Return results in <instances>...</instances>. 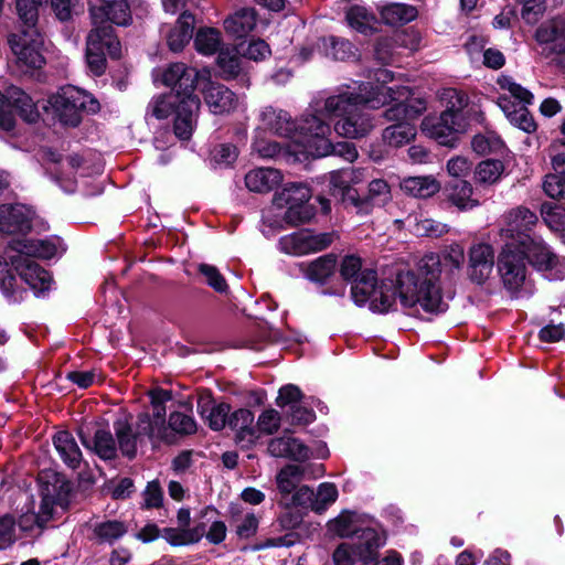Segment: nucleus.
Returning a JSON list of instances; mask_svg holds the SVG:
<instances>
[{
    "mask_svg": "<svg viewBox=\"0 0 565 565\" xmlns=\"http://www.w3.org/2000/svg\"><path fill=\"white\" fill-rule=\"evenodd\" d=\"M374 82H352L337 88L335 93L319 104L318 115L335 118L334 130L347 138L366 136L374 127L373 118L363 107L379 109L388 105V100H402L409 95V87L393 85L395 75L386 68H377Z\"/></svg>",
    "mask_w": 565,
    "mask_h": 565,
    "instance_id": "nucleus-1",
    "label": "nucleus"
},
{
    "mask_svg": "<svg viewBox=\"0 0 565 565\" xmlns=\"http://www.w3.org/2000/svg\"><path fill=\"white\" fill-rule=\"evenodd\" d=\"M65 252L62 239L50 236L43 239H12L0 255V290L9 302L23 300L24 281L35 297H45L51 289V274L39 266L31 257L52 259Z\"/></svg>",
    "mask_w": 565,
    "mask_h": 565,
    "instance_id": "nucleus-2",
    "label": "nucleus"
},
{
    "mask_svg": "<svg viewBox=\"0 0 565 565\" xmlns=\"http://www.w3.org/2000/svg\"><path fill=\"white\" fill-rule=\"evenodd\" d=\"M465 254L459 245H450L441 255L429 253L419 262V274L407 271L398 275L399 301L409 315L420 311L443 313L448 303L441 294L440 279L451 278L463 263Z\"/></svg>",
    "mask_w": 565,
    "mask_h": 565,
    "instance_id": "nucleus-3",
    "label": "nucleus"
},
{
    "mask_svg": "<svg viewBox=\"0 0 565 565\" xmlns=\"http://www.w3.org/2000/svg\"><path fill=\"white\" fill-rule=\"evenodd\" d=\"M319 103L311 107V113L303 115L299 121H295L289 113L284 109L267 106L260 111L263 127L273 134L289 140L288 150L296 160H301L305 153V139L312 135L316 124L310 119H319Z\"/></svg>",
    "mask_w": 565,
    "mask_h": 565,
    "instance_id": "nucleus-4",
    "label": "nucleus"
},
{
    "mask_svg": "<svg viewBox=\"0 0 565 565\" xmlns=\"http://www.w3.org/2000/svg\"><path fill=\"white\" fill-rule=\"evenodd\" d=\"M199 109V97L182 96L180 90L158 96L148 106V110L157 119L173 117V131L181 140H188L192 136Z\"/></svg>",
    "mask_w": 565,
    "mask_h": 565,
    "instance_id": "nucleus-5",
    "label": "nucleus"
},
{
    "mask_svg": "<svg viewBox=\"0 0 565 565\" xmlns=\"http://www.w3.org/2000/svg\"><path fill=\"white\" fill-rule=\"evenodd\" d=\"M392 104L384 111L387 121L395 124L386 127L382 132L384 143L390 147L399 148L415 139L417 130L412 122L426 109V102L422 98H413L412 90L405 99L388 100Z\"/></svg>",
    "mask_w": 565,
    "mask_h": 565,
    "instance_id": "nucleus-6",
    "label": "nucleus"
},
{
    "mask_svg": "<svg viewBox=\"0 0 565 565\" xmlns=\"http://www.w3.org/2000/svg\"><path fill=\"white\" fill-rule=\"evenodd\" d=\"M46 111L51 110L53 117L63 126L76 127L82 121V115L97 113L99 103L90 94L72 85L61 87L47 99Z\"/></svg>",
    "mask_w": 565,
    "mask_h": 565,
    "instance_id": "nucleus-7",
    "label": "nucleus"
},
{
    "mask_svg": "<svg viewBox=\"0 0 565 565\" xmlns=\"http://www.w3.org/2000/svg\"><path fill=\"white\" fill-rule=\"evenodd\" d=\"M498 85L503 93L498 96L497 104L508 120L527 134L535 131L536 124L526 107L532 104L533 94L509 76H500Z\"/></svg>",
    "mask_w": 565,
    "mask_h": 565,
    "instance_id": "nucleus-8",
    "label": "nucleus"
},
{
    "mask_svg": "<svg viewBox=\"0 0 565 565\" xmlns=\"http://www.w3.org/2000/svg\"><path fill=\"white\" fill-rule=\"evenodd\" d=\"M396 291L392 282L377 284L376 271L364 269L360 277L353 281L351 297L356 306L369 305L372 312L386 313L396 302Z\"/></svg>",
    "mask_w": 565,
    "mask_h": 565,
    "instance_id": "nucleus-9",
    "label": "nucleus"
},
{
    "mask_svg": "<svg viewBox=\"0 0 565 565\" xmlns=\"http://www.w3.org/2000/svg\"><path fill=\"white\" fill-rule=\"evenodd\" d=\"M396 291L392 282L377 284L376 271L364 269L360 277L353 281L351 297L356 306L369 305L372 312L386 313L396 302Z\"/></svg>",
    "mask_w": 565,
    "mask_h": 565,
    "instance_id": "nucleus-10",
    "label": "nucleus"
},
{
    "mask_svg": "<svg viewBox=\"0 0 565 565\" xmlns=\"http://www.w3.org/2000/svg\"><path fill=\"white\" fill-rule=\"evenodd\" d=\"M312 193L310 188L302 182L286 183L274 195V204L279 209H286L287 223L297 225L310 221L315 215V209L309 204Z\"/></svg>",
    "mask_w": 565,
    "mask_h": 565,
    "instance_id": "nucleus-11",
    "label": "nucleus"
},
{
    "mask_svg": "<svg viewBox=\"0 0 565 565\" xmlns=\"http://www.w3.org/2000/svg\"><path fill=\"white\" fill-rule=\"evenodd\" d=\"M316 124L315 130L309 138L305 139V153L303 157H326L338 156L348 162H353L358 159V150L354 143L349 141H340L332 143L329 139L331 135V126L321 117L319 119H310Z\"/></svg>",
    "mask_w": 565,
    "mask_h": 565,
    "instance_id": "nucleus-12",
    "label": "nucleus"
},
{
    "mask_svg": "<svg viewBox=\"0 0 565 565\" xmlns=\"http://www.w3.org/2000/svg\"><path fill=\"white\" fill-rule=\"evenodd\" d=\"M17 65L23 71L40 68L44 64L42 55L43 38L36 28H21L7 38Z\"/></svg>",
    "mask_w": 565,
    "mask_h": 565,
    "instance_id": "nucleus-13",
    "label": "nucleus"
},
{
    "mask_svg": "<svg viewBox=\"0 0 565 565\" xmlns=\"http://www.w3.org/2000/svg\"><path fill=\"white\" fill-rule=\"evenodd\" d=\"M120 42L114 35L111 25L94 28L86 44V63L92 74L100 76L106 70V54L113 58L120 56Z\"/></svg>",
    "mask_w": 565,
    "mask_h": 565,
    "instance_id": "nucleus-14",
    "label": "nucleus"
},
{
    "mask_svg": "<svg viewBox=\"0 0 565 565\" xmlns=\"http://www.w3.org/2000/svg\"><path fill=\"white\" fill-rule=\"evenodd\" d=\"M384 539L375 529H366L358 536V542L341 543L333 552L334 565H354L356 559L367 564L377 556Z\"/></svg>",
    "mask_w": 565,
    "mask_h": 565,
    "instance_id": "nucleus-15",
    "label": "nucleus"
},
{
    "mask_svg": "<svg viewBox=\"0 0 565 565\" xmlns=\"http://www.w3.org/2000/svg\"><path fill=\"white\" fill-rule=\"evenodd\" d=\"M526 255L522 246L504 243L498 257V271L504 287L511 294L520 292L526 281Z\"/></svg>",
    "mask_w": 565,
    "mask_h": 565,
    "instance_id": "nucleus-16",
    "label": "nucleus"
},
{
    "mask_svg": "<svg viewBox=\"0 0 565 565\" xmlns=\"http://www.w3.org/2000/svg\"><path fill=\"white\" fill-rule=\"evenodd\" d=\"M15 114L28 122L36 121L40 116L32 98L19 87L11 86L6 94L0 92V128L4 131L12 130Z\"/></svg>",
    "mask_w": 565,
    "mask_h": 565,
    "instance_id": "nucleus-17",
    "label": "nucleus"
},
{
    "mask_svg": "<svg viewBox=\"0 0 565 565\" xmlns=\"http://www.w3.org/2000/svg\"><path fill=\"white\" fill-rule=\"evenodd\" d=\"M522 248L532 266L544 273L547 279L559 280L565 277V258L554 254L542 238L534 237Z\"/></svg>",
    "mask_w": 565,
    "mask_h": 565,
    "instance_id": "nucleus-18",
    "label": "nucleus"
},
{
    "mask_svg": "<svg viewBox=\"0 0 565 565\" xmlns=\"http://www.w3.org/2000/svg\"><path fill=\"white\" fill-rule=\"evenodd\" d=\"M504 225L501 228L500 235L502 238L508 239L505 243H514L518 246H524L530 239L532 228L536 225L537 215L525 206H518L503 216Z\"/></svg>",
    "mask_w": 565,
    "mask_h": 565,
    "instance_id": "nucleus-19",
    "label": "nucleus"
},
{
    "mask_svg": "<svg viewBox=\"0 0 565 565\" xmlns=\"http://www.w3.org/2000/svg\"><path fill=\"white\" fill-rule=\"evenodd\" d=\"M333 236L331 233H316L311 230H301L279 239L281 252L301 256L310 253H318L331 245Z\"/></svg>",
    "mask_w": 565,
    "mask_h": 565,
    "instance_id": "nucleus-20",
    "label": "nucleus"
},
{
    "mask_svg": "<svg viewBox=\"0 0 565 565\" xmlns=\"http://www.w3.org/2000/svg\"><path fill=\"white\" fill-rule=\"evenodd\" d=\"M541 54L552 60L565 56V18H554L542 23L535 31Z\"/></svg>",
    "mask_w": 565,
    "mask_h": 565,
    "instance_id": "nucleus-21",
    "label": "nucleus"
},
{
    "mask_svg": "<svg viewBox=\"0 0 565 565\" xmlns=\"http://www.w3.org/2000/svg\"><path fill=\"white\" fill-rule=\"evenodd\" d=\"M468 127V121L456 119L449 111H443L439 117H426L422 122L423 131L444 146H452L456 135Z\"/></svg>",
    "mask_w": 565,
    "mask_h": 565,
    "instance_id": "nucleus-22",
    "label": "nucleus"
},
{
    "mask_svg": "<svg viewBox=\"0 0 565 565\" xmlns=\"http://www.w3.org/2000/svg\"><path fill=\"white\" fill-rule=\"evenodd\" d=\"M90 15L95 28L108 26L106 22L125 26L131 21L128 0H102L99 6L90 7Z\"/></svg>",
    "mask_w": 565,
    "mask_h": 565,
    "instance_id": "nucleus-23",
    "label": "nucleus"
},
{
    "mask_svg": "<svg viewBox=\"0 0 565 565\" xmlns=\"http://www.w3.org/2000/svg\"><path fill=\"white\" fill-rule=\"evenodd\" d=\"M198 79V71L188 67L183 63H172L162 73V83L171 87V92L180 90V95L182 96H195L194 88Z\"/></svg>",
    "mask_w": 565,
    "mask_h": 565,
    "instance_id": "nucleus-24",
    "label": "nucleus"
},
{
    "mask_svg": "<svg viewBox=\"0 0 565 565\" xmlns=\"http://www.w3.org/2000/svg\"><path fill=\"white\" fill-rule=\"evenodd\" d=\"M33 212L23 204L0 205V232L24 234L31 230Z\"/></svg>",
    "mask_w": 565,
    "mask_h": 565,
    "instance_id": "nucleus-25",
    "label": "nucleus"
},
{
    "mask_svg": "<svg viewBox=\"0 0 565 565\" xmlns=\"http://www.w3.org/2000/svg\"><path fill=\"white\" fill-rule=\"evenodd\" d=\"M494 265V253L489 244H477L469 253V274L472 281L484 282L491 275Z\"/></svg>",
    "mask_w": 565,
    "mask_h": 565,
    "instance_id": "nucleus-26",
    "label": "nucleus"
},
{
    "mask_svg": "<svg viewBox=\"0 0 565 565\" xmlns=\"http://www.w3.org/2000/svg\"><path fill=\"white\" fill-rule=\"evenodd\" d=\"M204 100L213 114H225L234 110L238 99L226 86L220 83L207 82L202 89Z\"/></svg>",
    "mask_w": 565,
    "mask_h": 565,
    "instance_id": "nucleus-27",
    "label": "nucleus"
},
{
    "mask_svg": "<svg viewBox=\"0 0 565 565\" xmlns=\"http://www.w3.org/2000/svg\"><path fill=\"white\" fill-rule=\"evenodd\" d=\"M318 54L333 61L349 62L359 57L358 49L349 40L335 35L317 40Z\"/></svg>",
    "mask_w": 565,
    "mask_h": 565,
    "instance_id": "nucleus-28",
    "label": "nucleus"
},
{
    "mask_svg": "<svg viewBox=\"0 0 565 565\" xmlns=\"http://www.w3.org/2000/svg\"><path fill=\"white\" fill-rule=\"evenodd\" d=\"M352 168L335 170L329 173L330 193L334 198L340 199L344 203H350L355 207H360L361 198L352 188Z\"/></svg>",
    "mask_w": 565,
    "mask_h": 565,
    "instance_id": "nucleus-29",
    "label": "nucleus"
},
{
    "mask_svg": "<svg viewBox=\"0 0 565 565\" xmlns=\"http://www.w3.org/2000/svg\"><path fill=\"white\" fill-rule=\"evenodd\" d=\"M194 15L188 11H184L175 22L173 28L161 29V32L167 38L168 46L173 52H180L193 38L194 30Z\"/></svg>",
    "mask_w": 565,
    "mask_h": 565,
    "instance_id": "nucleus-30",
    "label": "nucleus"
},
{
    "mask_svg": "<svg viewBox=\"0 0 565 565\" xmlns=\"http://www.w3.org/2000/svg\"><path fill=\"white\" fill-rule=\"evenodd\" d=\"M268 451L273 457L296 461H305L310 456L309 448L291 435L273 438L268 444Z\"/></svg>",
    "mask_w": 565,
    "mask_h": 565,
    "instance_id": "nucleus-31",
    "label": "nucleus"
},
{
    "mask_svg": "<svg viewBox=\"0 0 565 565\" xmlns=\"http://www.w3.org/2000/svg\"><path fill=\"white\" fill-rule=\"evenodd\" d=\"M284 180L282 173L274 168H256L245 175V185L250 192L268 193Z\"/></svg>",
    "mask_w": 565,
    "mask_h": 565,
    "instance_id": "nucleus-32",
    "label": "nucleus"
},
{
    "mask_svg": "<svg viewBox=\"0 0 565 565\" xmlns=\"http://www.w3.org/2000/svg\"><path fill=\"white\" fill-rule=\"evenodd\" d=\"M254 414L246 408H239L230 414L228 427L236 431V440L242 446L253 445L258 435L253 426Z\"/></svg>",
    "mask_w": 565,
    "mask_h": 565,
    "instance_id": "nucleus-33",
    "label": "nucleus"
},
{
    "mask_svg": "<svg viewBox=\"0 0 565 565\" xmlns=\"http://www.w3.org/2000/svg\"><path fill=\"white\" fill-rule=\"evenodd\" d=\"M382 21L391 26H399L414 21L418 11L416 7L402 2H387L377 6Z\"/></svg>",
    "mask_w": 565,
    "mask_h": 565,
    "instance_id": "nucleus-34",
    "label": "nucleus"
},
{
    "mask_svg": "<svg viewBox=\"0 0 565 565\" xmlns=\"http://www.w3.org/2000/svg\"><path fill=\"white\" fill-rule=\"evenodd\" d=\"M328 529L340 537H351L352 542H358V536L362 534V531L372 527L363 526L358 513L344 511L329 521Z\"/></svg>",
    "mask_w": 565,
    "mask_h": 565,
    "instance_id": "nucleus-35",
    "label": "nucleus"
},
{
    "mask_svg": "<svg viewBox=\"0 0 565 565\" xmlns=\"http://www.w3.org/2000/svg\"><path fill=\"white\" fill-rule=\"evenodd\" d=\"M53 444L63 462L72 468L79 467L83 456L74 436L66 430L58 431L53 437Z\"/></svg>",
    "mask_w": 565,
    "mask_h": 565,
    "instance_id": "nucleus-36",
    "label": "nucleus"
},
{
    "mask_svg": "<svg viewBox=\"0 0 565 565\" xmlns=\"http://www.w3.org/2000/svg\"><path fill=\"white\" fill-rule=\"evenodd\" d=\"M396 223H406V227L417 236L440 237L448 232V226L423 214L408 215L405 221L396 220Z\"/></svg>",
    "mask_w": 565,
    "mask_h": 565,
    "instance_id": "nucleus-37",
    "label": "nucleus"
},
{
    "mask_svg": "<svg viewBox=\"0 0 565 565\" xmlns=\"http://www.w3.org/2000/svg\"><path fill=\"white\" fill-rule=\"evenodd\" d=\"M401 189L414 198L426 199L440 190V183L433 175L407 177L402 180Z\"/></svg>",
    "mask_w": 565,
    "mask_h": 565,
    "instance_id": "nucleus-38",
    "label": "nucleus"
},
{
    "mask_svg": "<svg viewBox=\"0 0 565 565\" xmlns=\"http://www.w3.org/2000/svg\"><path fill=\"white\" fill-rule=\"evenodd\" d=\"M337 257L333 254L320 256L309 264H301L305 277L315 282H324L335 271Z\"/></svg>",
    "mask_w": 565,
    "mask_h": 565,
    "instance_id": "nucleus-39",
    "label": "nucleus"
},
{
    "mask_svg": "<svg viewBox=\"0 0 565 565\" xmlns=\"http://www.w3.org/2000/svg\"><path fill=\"white\" fill-rule=\"evenodd\" d=\"M441 98L446 102V109L444 111H449L456 119L460 118L470 124L472 115H476V111L471 107H468V97L466 94L455 88H447L443 92Z\"/></svg>",
    "mask_w": 565,
    "mask_h": 565,
    "instance_id": "nucleus-40",
    "label": "nucleus"
},
{
    "mask_svg": "<svg viewBox=\"0 0 565 565\" xmlns=\"http://www.w3.org/2000/svg\"><path fill=\"white\" fill-rule=\"evenodd\" d=\"M256 25V12L250 8H243L224 21L225 30L236 36L243 38Z\"/></svg>",
    "mask_w": 565,
    "mask_h": 565,
    "instance_id": "nucleus-41",
    "label": "nucleus"
},
{
    "mask_svg": "<svg viewBox=\"0 0 565 565\" xmlns=\"http://www.w3.org/2000/svg\"><path fill=\"white\" fill-rule=\"evenodd\" d=\"M81 439L85 447L93 449L99 458L108 460L116 457L117 444L109 430H96L92 441H88L84 435H81Z\"/></svg>",
    "mask_w": 565,
    "mask_h": 565,
    "instance_id": "nucleus-42",
    "label": "nucleus"
},
{
    "mask_svg": "<svg viewBox=\"0 0 565 565\" xmlns=\"http://www.w3.org/2000/svg\"><path fill=\"white\" fill-rule=\"evenodd\" d=\"M447 196L454 205L461 210L479 205V201L472 198V185L465 180L457 179L450 182L447 186Z\"/></svg>",
    "mask_w": 565,
    "mask_h": 565,
    "instance_id": "nucleus-43",
    "label": "nucleus"
},
{
    "mask_svg": "<svg viewBox=\"0 0 565 565\" xmlns=\"http://www.w3.org/2000/svg\"><path fill=\"white\" fill-rule=\"evenodd\" d=\"M153 406V419H150V416L145 414L140 417V430L146 434L149 438L153 439H162L166 435V426H164V416H166V406L152 404Z\"/></svg>",
    "mask_w": 565,
    "mask_h": 565,
    "instance_id": "nucleus-44",
    "label": "nucleus"
},
{
    "mask_svg": "<svg viewBox=\"0 0 565 565\" xmlns=\"http://www.w3.org/2000/svg\"><path fill=\"white\" fill-rule=\"evenodd\" d=\"M345 18L349 25L361 33L372 31L376 23L375 15L361 4H351L345 11Z\"/></svg>",
    "mask_w": 565,
    "mask_h": 565,
    "instance_id": "nucleus-45",
    "label": "nucleus"
},
{
    "mask_svg": "<svg viewBox=\"0 0 565 565\" xmlns=\"http://www.w3.org/2000/svg\"><path fill=\"white\" fill-rule=\"evenodd\" d=\"M216 63L220 68V75L224 79L236 77L242 70V57L235 47L221 49Z\"/></svg>",
    "mask_w": 565,
    "mask_h": 565,
    "instance_id": "nucleus-46",
    "label": "nucleus"
},
{
    "mask_svg": "<svg viewBox=\"0 0 565 565\" xmlns=\"http://www.w3.org/2000/svg\"><path fill=\"white\" fill-rule=\"evenodd\" d=\"M194 45L199 53L213 55L222 49L221 32L214 28H201L195 34Z\"/></svg>",
    "mask_w": 565,
    "mask_h": 565,
    "instance_id": "nucleus-47",
    "label": "nucleus"
},
{
    "mask_svg": "<svg viewBox=\"0 0 565 565\" xmlns=\"http://www.w3.org/2000/svg\"><path fill=\"white\" fill-rule=\"evenodd\" d=\"M302 469L299 466L288 465L277 475V487L281 494V500L287 499L300 483L302 479Z\"/></svg>",
    "mask_w": 565,
    "mask_h": 565,
    "instance_id": "nucleus-48",
    "label": "nucleus"
},
{
    "mask_svg": "<svg viewBox=\"0 0 565 565\" xmlns=\"http://www.w3.org/2000/svg\"><path fill=\"white\" fill-rule=\"evenodd\" d=\"M127 532V526L124 522L117 520H109L95 523L93 533L100 543L113 544Z\"/></svg>",
    "mask_w": 565,
    "mask_h": 565,
    "instance_id": "nucleus-49",
    "label": "nucleus"
},
{
    "mask_svg": "<svg viewBox=\"0 0 565 565\" xmlns=\"http://www.w3.org/2000/svg\"><path fill=\"white\" fill-rule=\"evenodd\" d=\"M503 171L504 164L502 161L488 159L477 166L475 179L480 184H493L500 180Z\"/></svg>",
    "mask_w": 565,
    "mask_h": 565,
    "instance_id": "nucleus-50",
    "label": "nucleus"
},
{
    "mask_svg": "<svg viewBox=\"0 0 565 565\" xmlns=\"http://www.w3.org/2000/svg\"><path fill=\"white\" fill-rule=\"evenodd\" d=\"M201 414L205 418L210 428L213 430H221L225 426H228L231 406L226 403L213 404L211 407L204 406Z\"/></svg>",
    "mask_w": 565,
    "mask_h": 565,
    "instance_id": "nucleus-51",
    "label": "nucleus"
},
{
    "mask_svg": "<svg viewBox=\"0 0 565 565\" xmlns=\"http://www.w3.org/2000/svg\"><path fill=\"white\" fill-rule=\"evenodd\" d=\"M471 147L478 154H488L491 152H501L504 148L502 139L493 131L479 134L473 137Z\"/></svg>",
    "mask_w": 565,
    "mask_h": 565,
    "instance_id": "nucleus-52",
    "label": "nucleus"
},
{
    "mask_svg": "<svg viewBox=\"0 0 565 565\" xmlns=\"http://www.w3.org/2000/svg\"><path fill=\"white\" fill-rule=\"evenodd\" d=\"M391 200V188L383 179H374L369 183L367 195L361 199L360 206L372 204L383 205Z\"/></svg>",
    "mask_w": 565,
    "mask_h": 565,
    "instance_id": "nucleus-53",
    "label": "nucleus"
},
{
    "mask_svg": "<svg viewBox=\"0 0 565 565\" xmlns=\"http://www.w3.org/2000/svg\"><path fill=\"white\" fill-rule=\"evenodd\" d=\"M117 436V443L122 455L132 458L136 455V436L132 434L130 425L122 420H117L114 425Z\"/></svg>",
    "mask_w": 565,
    "mask_h": 565,
    "instance_id": "nucleus-54",
    "label": "nucleus"
},
{
    "mask_svg": "<svg viewBox=\"0 0 565 565\" xmlns=\"http://www.w3.org/2000/svg\"><path fill=\"white\" fill-rule=\"evenodd\" d=\"M46 0H15V9L22 28H36L39 7Z\"/></svg>",
    "mask_w": 565,
    "mask_h": 565,
    "instance_id": "nucleus-55",
    "label": "nucleus"
},
{
    "mask_svg": "<svg viewBox=\"0 0 565 565\" xmlns=\"http://www.w3.org/2000/svg\"><path fill=\"white\" fill-rule=\"evenodd\" d=\"M339 492L335 484L322 482L315 491L313 512L322 513L328 510L338 499Z\"/></svg>",
    "mask_w": 565,
    "mask_h": 565,
    "instance_id": "nucleus-56",
    "label": "nucleus"
},
{
    "mask_svg": "<svg viewBox=\"0 0 565 565\" xmlns=\"http://www.w3.org/2000/svg\"><path fill=\"white\" fill-rule=\"evenodd\" d=\"M285 508H302L313 511L315 491L308 486L297 488L287 499L280 500Z\"/></svg>",
    "mask_w": 565,
    "mask_h": 565,
    "instance_id": "nucleus-57",
    "label": "nucleus"
},
{
    "mask_svg": "<svg viewBox=\"0 0 565 565\" xmlns=\"http://www.w3.org/2000/svg\"><path fill=\"white\" fill-rule=\"evenodd\" d=\"M541 215L544 223L552 231H564L565 230V209L553 204V203H543L541 206Z\"/></svg>",
    "mask_w": 565,
    "mask_h": 565,
    "instance_id": "nucleus-58",
    "label": "nucleus"
},
{
    "mask_svg": "<svg viewBox=\"0 0 565 565\" xmlns=\"http://www.w3.org/2000/svg\"><path fill=\"white\" fill-rule=\"evenodd\" d=\"M401 39V34L379 38L374 49L375 58L384 64L393 62L395 49L397 47Z\"/></svg>",
    "mask_w": 565,
    "mask_h": 565,
    "instance_id": "nucleus-59",
    "label": "nucleus"
},
{
    "mask_svg": "<svg viewBox=\"0 0 565 565\" xmlns=\"http://www.w3.org/2000/svg\"><path fill=\"white\" fill-rule=\"evenodd\" d=\"M198 271L204 278V281L216 292H227L228 285L224 276L215 266L202 263L198 266Z\"/></svg>",
    "mask_w": 565,
    "mask_h": 565,
    "instance_id": "nucleus-60",
    "label": "nucleus"
},
{
    "mask_svg": "<svg viewBox=\"0 0 565 565\" xmlns=\"http://www.w3.org/2000/svg\"><path fill=\"white\" fill-rule=\"evenodd\" d=\"M543 190L552 199L565 200V171L545 175Z\"/></svg>",
    "mask_w": 565,
    "mask_h": 565,
    "instance_id": "nucleus-61",
    "label": "nucleus"
},
{
    "mask_svg": "<svg viewBox=\"0 0 565 565\" xmlns=\"http://www.w3.org/2000/svg\"><path fill=\"white\" fill-rule=\"evenodd\" d=\"M17 540V521L11 514L0 515V550L9 547Z\"/></svg>",
    "mask_w": 565,
    "mask_h": 565,
    "instance_id": "nucleus-62",
    "label": "nucleus"
},
{
    "mask_svg": "<svg viewBox=\"0 0 565 565\" xmlns=\"http://www.w3.org/2000/svg\"><path fill=\"white\" fill-rule=\"evenodd\" d=\"M169 427L182 435H190L196 431L194 418L181 412L171 413L169 417Z\"/></svg>",
    "mask_w": 565,
    "mask_h": 565,
    "instance_id": "nucleus-63",
    "label": "nucleus"
},
{
    "mask_svg": "<svg viewBox=\"0 0 565 565\" xmlns=\"http://www.w3.org/2000/svg\"><path fill=\"white\" fill-rule=\"evenodd\" d=\"M142 507L146 509L159 508L163 501V492L157 480L148 482L143 493Z\"/></svg>",
    "mask_w": 565,
    "mask_h": 565,
    "instance_id": "nucleus-64",
    "label": "nucleus"
}]
</instances>
